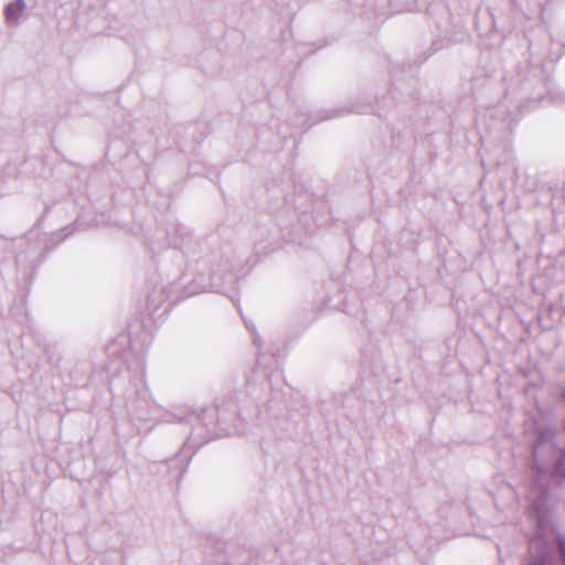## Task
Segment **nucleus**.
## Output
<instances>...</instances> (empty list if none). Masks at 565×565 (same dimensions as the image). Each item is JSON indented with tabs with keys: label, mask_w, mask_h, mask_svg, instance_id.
<instances>
[{
	"label": "nucleus",
	"mask_w": 565,
	"mask_h": 565,
	"mask_svg": "<svg viewBox=\"0 0 565 565\" xmlns=\"http://www.w3.org/2000/svg\"><path fill=\"white\" fill-rule=\"evenodd\" d=\"M191 417L193 418V429L185 440V447L191 445L198 449L209 440L227 433V428L223 427L217 407L203 409L200 415L194 414Z\"/></svg>",
	"instance_id": "f257e3e1"
},
{
	"label": "nucleus",
	"mask_w": 565,
	"mask_h": 565,
	"mask_svg": "<svg viewBox=\"0 0 565 565\" xmlns=\"http://www.w3.org/2000/svg\"><path fill=\"white\" fill-rule=\"evenodd\" d=\"M190 231L179 222H168L164 227L156 230L151 244L158 249L173 247L182 249L191 242Z\"/></svg>",
	"instance_id": "f03ea898"
},
{
	"label": "nucleus",
	"mask_w": 565,
	"mask_h": 565,
	"mask_svg": "<svg viewBox=\"0 0 565 565\" xmlns=\"http://www.w3.org/2000/svg\"><path fill=\"white\" fill-rule=\"evenodd\" d=\"M126 409L132 422H149L156 418V407L149 399L146 387L131 391L126 399Z\"/></svg>",
	"instance_id": "7ed1b4c3"
},
{
	"label": "nucleus",
	"mask_w": 565,
	"mask_h": 565,
	"mask_svg": "<svg viewBox=\"0 0 565 565\" xmlns=\"http://www.w3.org/2000/svg\"><path fill=\"white\" fill-rule=\"evenodd\" d=\"M195 447H185V443L183 444L180 451L172 458L166 460L163 463L167 467V473L170 479L180 482L182 479L193 455L195 454Z\"/></svg>",
	"instance_id": "20e7f679"
},
{
	"label": "nucleus",
	"mask_w": 565,
	"mask_h": 565,
	"mask_svg": "<svg viewBox=\"0 0 565 565\" xmlns=\"http://www.w3.org/2000/svg\"><path fill=\"white\" fill-rule=\"evenodd\" d=\"M237 275L232 270H214L211 274V289L220 294H230L235 290Z\"/></svg>",
	"instance_id": "39448f33"
},
{
	"label": "nucleus",
	"mask_w": 565,
	"mask_h": 565,
	"mask_svg": "<svg viewBox=\"0 0 565 565\" xmlns=\"http://www.w3.org/2000/svg\"><path fill=\"white\" fill-rule=\"evenodd\" d=\"M271 372L259 360H257L252 373L247 375L246 382L248 384H260L269 382Z\"/></svg>",
	"instance_id": "423d86ee"
},
{
	"label": "nucleus",
	"mask_w": 565,
	"mask_h": 565,
	"mask_svg": "<svg viewBox=\"0 0 565 565\" xmlns=\"http://www.w3.org/2000/svg\"><path fill=\"white\" fill-rule=\"evenodd\" d=\"M25 9L24 0H15L9 3L4 9V15L7 22L12 25H17L20 22V17Z\"/></svg>",
	"instance_id": "0eeeda50"
},
{
	"label": "nucleus",
	"mask_w": 565,
	"mask_h": 565,
	"mask_svg": "<svg viewBox=\"0 0 565 565\" xmlns=\"http://www.w3.org/2000/svg\"><path fill=\"white\" fill-rule=\"evenodd\" d=\"M555 543L558 547L563 565H565V537L561 533L555 534Z\"/></svg>",
	"instance_id": "6e6552de"
},
{
	"label": "nucleus",
	"mask_w": 565,
	"mask_h": 565,
	"mask_svg": "<svg viewBox=\"0 0 565 565\" xmlns=\"http://www.w3.org/2000/svg\"><path fill=\"white\" fill-rule=\"evenodd\" d=\"M194 413H181V414H172V413H169L168 414V417H172L175 422H188L190 424H193V418L191 416H193Z\"/></svg>",
	"instance_id": "1a4fd4ad"
},
{
	"label": "nucleus",
	"mask_w": 565,
	"mask_h": 565,
	"mask_svg": "<svg viewBox=\"0 0 565 565\" xmlns=\"http://www.w3.org/2000/svg\"><path fill=\"white\" fill-rule=\"evenodd\" d=\"M354 111L353 109H331L328 111V115L323 117L324 119L335 118L342 116L347 113Z\"/></svg>",
	"instance_id": "9d476101"
},
{
	"label": "nucleus",
	"mask_w": 565,
	"mask_h": 565,
	"mask_svg": "<svg viewBox=\"0 0 565 565\" xmlns=\"http://www.w3.org/2000/svg\"><path fill=\"white\" fill-rule=\"evenodd\" d=\"M71 234V231H68L67 233H65L64 235H62L61 233H56L53 235L52 238H55V242H54V245L52 247L50 246H46V249L47 252L51 250L55 245H57L58 243H61L62 241H64L68 235Z\"/></svg>",
	"instance_id": "9b49d317"
},
{
	"label": "nucleus",
	"mask_w": 565,
	"mask_h": 565,
	"mask_svg": "<svg viewBox=\"0 0 565 565\" xmlns=\"http://www.w3.org/2000/svg\"><path fill=\"white\" fill-rule=\"evenodd\" d=\"M532 82L541 83L537 78H529L525 81V83L522 84V90L527 93Z\"/></svg>",
	"instance_id": "f8f14e48"
},
{
	"label": "nucleus",
	"mask_w": 565,
	"mask_h": 565,
	"mask_svg": "<svg viewBox=\"0 0 565 565\" xmlns=\"http://www.w3.org/2000/svg\"><path fill=\"white\" fill-rule=\"evenodd\" d=\"M252 332L254 333V343H255V345L259 347L260 345V343H259V340H260L259 339V334L256 331H254V330H252Z\"/></svg>",
	"instance_id": "ddd939ff"
},
{
	"label": "nucleus",
	"mask_w": 565,
	"mask_h": 565,
	"mask_svg": "<svg viewBox=\"0 0 565 565\" xmlns=\"http://www.w3.org/2000/svg\"><path fill=\"white\" fill-rule=\"evenodd\" d=\"M526 97L531 98V99H534V100H539V99L542 98V93H539L535 96H532L531 94H526Z\"/></svg>",
	"instance_id": "4468645a"
},
{
	"label": "nucleus",
	"mask_w": 565,
	"mask_h": 565,
	"mask_svg": "<svg viewBox=\"0 0 565 565\" xmlns=\"http://www.w3.org/2000/svg\"><path fill=\"white\" fill-rule=\"evenodd\" d=\"M22 262H23V257H22V255H21V254H19V255L17 256L15 263H17V265H18V266H20V264H21Z\"/></svg>",
	"instance_id": "2eb2a0df"
},
{
	"label": "nucleus",
	"mask_w": 565,
	"mask_h": 565,
	"mask_svg": "<svg viewBox=\"0 0 565 565\" xmlns=\"http://www.w3.org/2000/svg\"><path fill=\"white\" fill-rule=\"evenodd\" d=\"M559 102L565 103V93H562L558 97Z\"/></svg>",
	"instance_id": "dca6fc26"
}]
</instances>
